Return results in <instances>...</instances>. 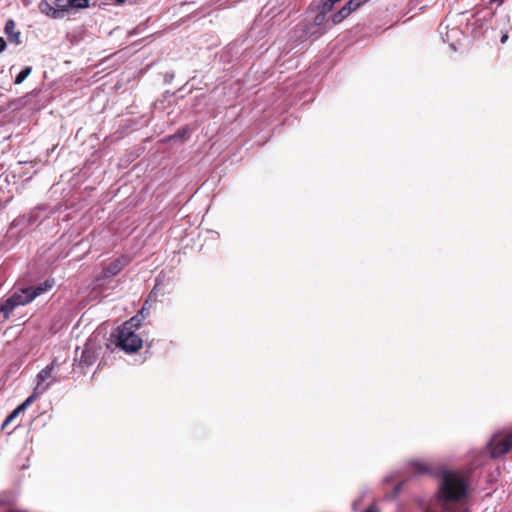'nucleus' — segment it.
I'll return each instance as SVG.
<instances>
[{
  "instance_id": "obj_26",
  "label": "nucleus",
  "mask_w": 512,
  "mask_h": 512,
  "mask_svg": "<svg viewBox=\"0 0 512 512\" xmlns=\"http://www.w3.org/2000/svg\"><path fill=\"white\" fill-rule=\"evenodd\" d=\"M360 1L364 4V3H365V2H367L368 0H360Z\"/></svg>"
},
{
  "instance_id": "obj_7",
  "label": "nucleus",
  "mask_w": 512,
  "mask_h": 512,
  "mask_svg": "<svg viewBox=\"0 0 512 512\" xmlns=\"http://www.w3.org/2000/svg\"><path fill=\"white\" fill-rule=\"evenodd\" d=\"M4 32L8 37L10 43L15 45L21 44V33L16 29V23L13 19L6 21L4 26Z\"/></svg>"
},
{
  "instance_id": "obj_20",
  "label": "nucleus",
  "mask_w": 512,
  "mask_h": 512,
  "mask_svg": "<svg viewBox=\"0 0 512 512\" xmlns=\"http://www.w3.org/2000/svg\"><path fill=\"white\" fill-rule=\"evenodd\" d=\"M13 419H14V418H6V419L4 420V422L2 423V425H1V429H2V430H4V429L8 426V424L10 423V421H12Z\"/></svg>"
},
{
  "instance_id": "obj_22",
  "label": "nucleus",
  "mask_w": 512,
  "mask_h": 512,
  "mask_svg": "<svg viewBox=\"0 0 512 512\" xmlns=\"http://www.w3.org/2000/svg\"><path fill=\"white\" fill-rule=\"evenodd\" d=\"M508 39V35L507 34H504L502 37H501V43L504 44Z\"/></svg>"
},
{
  "instance_id": "obj_11",
  "label": "nucleus",
  "mask_w": 512,
  "mask_h": 512,
  "mask_svg": "<svg viewBox=\"0 0 512 512\" xmlns=\"http://www.w3.org/2000/svg\"><path fill=\"white\" fill-rule=\"evenodd\" d=\"M89 343L86 345L85 349L82 352L80 361L85 365H91L94 363L96 356L94 352L90 349Z\"/></svg>"
},
{
  "instance_id": "obj_12",
  "label": "nucleus",
  "mask_w": 512,
  "mask_h": 512,
  "mask_svg": "<svg viewBox=\"0 0 512 512\" xmlns=\"http://www.w3.org/2000/svg\"><path fill=\"white\" fill-rule=\"evenodd\" d=\"M40 10H41V12H43L46 15L51 16L53 18L60 17V11L57 10V8L52 7L48 2H45V1L41 2Z\"/></svg>"
},
{
  "instance_id": "obj_13",
  "label": "nucleus",
  "mask_w": 512,
  "mask_h": 512,
  "mask_svg": "<svg viewBox=\"0 0 512 512\" xmlns=\"http://www.w3.org/2000/svg\"><path fill=\"white\" fill-rule=\"evenodd\" d=\"M313 24L316 26L325 25L326 28H331L334 25L332 24V18L330 20H326V14L321 11H319L314 17Z\"/></svg>"
},
{
  "instance_id": "obj_5",
  "label": "nucleus",
  "mask_w": 512,
  "mask_h": 512,
  "mask_svg": "<svg viewBox=\"0 0 512 512\" xmlns=\"http://www.w3.org/2000/svg\"><path fill=\"white\" fill-rule=\"evenodd\" d=\"M54 370V362L47 365L44 369H42L36 376V393H44L54 382L55 379L52 376V372Z\"/></svg>"
},
{
  "instance_id": "obj_17",
  "label": "nucleus",
  "mask_w": 512,
  "mask_h": 512,
  "mask_svg": "<svg viewBox=\"0 0 512 512\" xmlns=\"http://www.w3.org/2000/svg\"><path fill=\"white\" fill-rule=\"evenodd\" d=\"M88 4L89 0H69V5L71 8L81 9L87 7Z\"/></svg>"
},
{
  "instance_id": "obj_8",
  "label": "nucleus",
  "mask_w": 512,
  "mask_h": 512,
  "mask_svg": "<svg viewBox=\"0 0 512 512\" xmlns=\"http://www.w3.org/2000/svg\"><path fill=\"white\" fill-rule=\"evenodd\" d=\"M128 263V260L126 257H121L116 259L115 261L111 262L109 265H107L104 269L105 276H115L117 275Z\"/></svg>"
},
{
  "instance_id": "obj_21",
  "label": "nucleus",
  "mask_w": 512,
  "mask_h": 512,
  "mask_svg": "<svg viewBox=\"0 0 512 512\" xmlns=\"http://www.w3.org/2000/svg\"><path fill=\"white\" fill-rule=\"evenodd\" d=\"M364 512H378L377 508L375 506H370L367 510Z\"/></svg>"
},
{
  "instance_id": "obj_2",
  "label": "nucleus",
  "mask_w": 512,
  "mask_h": 512,
  "mask_svg": "<svg viewBox=\"0 0 512 512\" xmlns=\"http://www.w3.org/2000/svg\"><path fill=\"white\" fill-rule=\"evenodd\" d=\"M54 286V280H46L38 285L14 291L1 305L0 315L8 319L10 314L19 306L32 302L36 297L48 292Z\"/></svg>"
},
{
  "instance_id": "obj_24",
  "label": "nucleus",
  "mask_w": 512,
  "mask_h": 512,
  "mask_svg": "<svg viewBox=\"0 0 512 512\" xmlns=\"http://www.w3.org/2000/svg\"><path fill=\"white\" fill-rule=\"evenodd\" d=\"M147 305H148V302L146 301L144 306H143V307H145V311L148 310V306Z\"/></svg>"
},
{
  "instance_id": "obj_25",
  "label": "nucleus",
  "mask_w": 512,
  "mask_h": 512,
  "mask_svg": "<svg viewBox=\"0 0 512 512\" xmlns=\"http://www.w3.org/2000/svg\"><path fill=\"white\" fill-rule=\"evenodd\" d=\"M118 3H123L125 0H116Z\"/></svg>"
},
{
  "instance_id": "obj_19",
  "label": "nucleus",
  "mask_w": 512,
  "mask_h": 512,
  "mask_svg": "<svg viewBox=\"0 0 512 512\" xmlns=\"http://www.w3.org/2000/svg\"><path fill=\"white\" fill-rule=\"evenodd\" d=\"M6 48V42L3 37L0 36V53H2Z\"/></svg>"
},
{
  "instance_id": "obj_3",
  "label": "nucleus",
  "mask_w": 512,
  "mask_h": 512,
  "mask_svg": "<svg viewBox=\"0 0 512 512\" xmlns=\"http://www.w3.org/2000/svg\"><path fill=\"white\" fill-rule=\"evenodd\" d=\"M142 339L135 330L121 326L117 332V346L126 353L137 352L142 347Z\"/></svg>"
},
{
  "instance_id": "obj_18",
  "label": "nucleus",
  "mask_w": 512,
  "mask_h": 512,
  "mask_svg": "<svg viewBox=\"0 0 512 512\" xmlns=\"http://www.w3.org/2000/svg\"><path fill=\"white\" fill-rule=\"evenodd\" d=\"M55 4L57 6V10L60 11V15L62 14V12L71 7L69 5V0H56Z\"/></svg>"
},
{
  "instance_id": "obj_16",
  "label": "nucleus",
  "mask_w": 512,
  "mask_h": 512,
  "mask_svg": "<svg viewBox=\"0 0 512 512\" xmlns=\"http://www.w3.org/2000/svg\"><path fill=\"white\" fill-rule=\"evenodd\" d=\"M337 2L338 1H334V0L324 1L320 7V11L327 15L329 12H331L333 10V7H334L335 3H337Z\"/></svg>"
},
{
  "instance_id": "obj_9",
  "label": "nucleus",
  "mask_w": 512,
  "mask_h": 512,
  "mask_svg": "<svg viewBox=\"0 0 512 512\" xmlns=\"http://www.w3.org/2000/svg\"><path fill=\"white\" fill-rule=\"evenodd\" d=\"M145 307H142V309L132 318H130L128 321H126L122 326H127L128 328H131L133 330H136L140 327L142 321L145 319Z\"/></svg>"
},
{
  "instance_id": "obj_4",
  "label": "nucleus",
  "mask_w": 512,
  "mask_h": 512,
  "mask_svg": "<svg viewBox=\"0 0 512 512\" xmlns=\"http://www.w3.org/2000/svg\"><path fill=\"white\" fill-rule=\"evenodd\" d=\"M489 449L493 457H499L512 449V429L495 433L490 442Z\"/></svg>"
},
{
  "instance_id": "obj_15",
  "label": "nucleus",
  "mask_w": 512,
  "mask_h": 512,
  "mask_svg": "<svg viewBox=\"0 0 512 512\" xmlns=\"http://www.w3.org/2000/svg\"><path fill=\"white\" fill-rule=\"evenodd\" d=\"M32 68L31 67H25L15 78L14 83L15 84H21L30 74H31Z\"/></svg>"
},
{
  "instance_id": "obj_1",
  "label": "nucleus",
  "mask_w": 512,
  "mask_h": 512,
  "mask_svg": "<svg viewBox=\"0 0 512 512\" xmlns=\"http://www.w3.org/2000/svg\"><path fill=\"white\" fill-rule=\"evenodd\" d=\"M467 491V481L461 474L445 471L441 477L436 499L425 512H436V505L440 506L444 512H467L465 502Z\"/></svg>"
},
{
  "instance_id": "obj_6",
  "label": "nucleus",
  "mask_w": 512,
  "mask_h": 512,
  "mask_svg": "<svg viewBox=\"0 0 512 512\" xmlns=\"http://www.w3.org/2000/svg\"><path fill=\"white\" fill-rule=\"evenodd\" d=\"M363 3L360 0H349L337 13L332 16V24H339Z\"/></svg>"
},
{
  "instance_id": "obj_10",
  "label": "nucleus",
  "mask_w": 512,
  "mask_h": 512,
  "mask_svg": "<svg viewBox=\"0 0 512 512\" xmlns=\"http://www.w3.org/2000/svg\"><path fill=\"white\" fill-rule=\"evenodd\" d=\"M40 393H36L34 391V393L29 396L22 404H20L17 408H15L9 416H18L20 413H22L29 405L32 404V402L35 400V398L37 397V395H39Z\"/></svg>"
},
{
  "instance_id": "obj_23",
  "label": "nucleus",
  "mask_w": 512,
  "mask_h": 512,
  "mask_svg": "<svg viewBox=\"0 0 512 512\" xmlns=\"http://www.w3.org/2000/svg\"><path fill=\"white\" fill-rule=\"evenodd\" d=\"M497 2L498 5H501L504 0H490V3Z\"/></svg>"
},
{
  "instance_id": "obj_14",
  "label": "nucleus",
  "mask_w": 512,
  "mask_h": 512,
  "mask_svg": "<svg viewBox=\"0 0 512 512\" xmlns=\"http://www.w3.org/2000/svg\"><path fill=\"white\" fill-rule=\"evenodd\" d=\"M412 471L418 474H422L428 471L427 464L422 460H413L411 462Z\"/></svg>"
}]
</instances>
